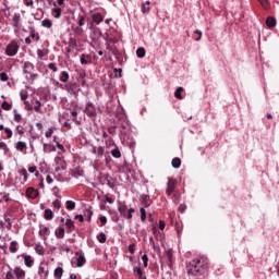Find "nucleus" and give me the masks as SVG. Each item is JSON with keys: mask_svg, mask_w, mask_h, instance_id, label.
Here are the masks:
<instances>
[{"mask_svg": "<svg viewBox=\"0 0 279 279\" xmlns=\"http://www.w3.org/2000/svg\"><path fill=\"white\" fill-rule=\"evenodd\" d=\"M38 275L40 276V278H47L49 276V269H47V266H45V264L39 265Z\"/></svg>", "mask_w": 279, "mask_h": 279, "instance_id": "obj_12", "label": "nucleus"}, {"mask_svg": "<svg viewBox=\"0 0 279 279\" xmlns=\"http://www.w3.org/2000/svg\"><path fill=\"white\" fill-rule=\"evenodd\" d=\"M151 1L147 0L146 2L142 3V7H141V12L143 14H149V12H151Z\"/></svg>", "mask_w": 279, "mask_h": 279, "instance_id": "obj_14", "label": "nucleus"}, {"mask_svg": "<svg viewBox=\"0 0 279 279\" xmlns=\"http://www.w3.org/2000/svg\"><path fill=\"white\" fill-rule=\"evenodd\" d=\"M44 154H51L52 151H56V146L52 144H44L43 145Z\"/></svg>", "mask_w": 279, "mask_h": 279, "instance_id": "obj_20", "label": "nucleus"}, {"mask_svg": "<svg viewBox=\"0 0 279 279\" xmlns=\"http://www.w3.org/2000/svg\"><path fill=\"white\" fill-rule=\"evenodd\" d=\"M15 149L17 151H23L24 149H27V144L25 142H21L19 141L16 144H15Z\"/></svg>", "mask_w": 279, "mask_h": 279, "instance_id": "obj_26", "label": "nucleus"}, {"mask_svg": "<svg viewBox=\"0 0 279 279\" xmlns=\"http://www.w3.org/2000/svg\"><path fill=\"white\" fill-rule=\"evenodd\" d=\"M52 16H53L54 19H60V16H62V9H60V8H54V9L52 10Z\"/></svg>", "mask_w": 279, "mask_h": 279, "instance_id": "obj_36", "label": "nucleus"}, {"mask_svg": "<svg viewBox=\"0 0 279 279\" xmlns=\"http://www.w3.org/2000/svg\"><path fill=\"white\" fill-rule=\"evenodd\" d=\"M13 112H14V121H15V123H21V121H23V116H21V113H19L16 111V109H14Z\"/></svg>", "mask_w": 279, "mask_h": 279, "instance_id": "obj_40", "label": "nucleus"}, {"mask_svg": "<svg viewBox=\"0 0 279 279\" xmlns=\"http://www.w3.org/2000/svg\"><path fill=\"white\" fill-rule=\"evenodd\" d=\"M57 239H64V228L63 227H59L58 231L54 232Z\"/></svg>", "mask_w": 279, "mask_h": 279, "instance_id": "obj_35", "label": "nucleus"}, {"mask_svg": "<svg viewBox=\"0 0 279 279\" xmlns=\"http://www.w3.org/2000/svg\"><path fill=\"white\" fill-rule=\"evenodd\" d=\"M21 256L24 258V264L26 267H34V259L29 255L23 253Z\"/></svg>", "mask_w": 279, "mask_h": 279, "instance_id": "obj_17", "label": "nucleus"}, {"mask_svg": "<svg viewBox=\"0 0 279 279\" xmlns=\"http://www.w3.org/2000/svg\"><path fill=\"white\" fill-rule=\"evenodd\" d=\"M4 132L7 134V138H12V134H13L12 129L4 128Z\"/></svg>", "mask_w": 279, "mask_h": 279, "instance_id": "obj_60", "label": "nucleus"}, {"mask_svg": "<svg viewBox=\"0 0 279 279\" xmlns=\"http://www.w3.org/2000/svg\"><path fill=\"white\" fill-rule=\"evenodd\" d=\"M64 88L70 95H73L74 97H77V95L80 94V88H77L76 83H68L65 84Z\"/></svg>", "mask_w": 279, "mask_h": 279, "instance_id": "obj_8", "label": "nucleus"}, {"mask_svg": "<svg viewBox=\"0 0 279 279\" xmlns=\"http://www.w3.org/2000/svg\"><path fill=\"white\" fill-rule=\"evenodd\" d=\"M171 165H172L173 169H180V167L182 165V160L178 157H174L171 161Z\"/></svg>", "mask_w": 279, "mask_h": 279, "instance_id": "obj_28", "label": "nucleus"}, {"mask_svg": "<svg viewBox=\"0 0 279 279\" xmlns=\"http://www.w3.org/2000/svg\"><path fill=\"white\" fill-rule=\"evenodd\" d=\"M5 279H14V274H12V271H8L7 274H5Z\"/></svg>", "mask_w": 279, "mask_h": 279, "instance_id": "obj_63", "label": "nucleus"}, {"mask_svg": "<svg viewBox=\"0 0 279 279\" xmlns=\"http://www.w3.org/2000/svg\"><path fill=\"white\" fill-rule=\"evenodd\" d=\"M105 153H106V148H104V146H99L97 149L96 156H98V158H101Z\"/></svg>", "mask_w": 279, "mask_h": 279, "instance_id": "obj_50", "label": "nucleus"}, {"mask_svg": "<svg viewBox=\"0 0 279 279\" xmlns=\"http://www.w3.org/2000/svg\"><path fill=\"white\" fill-rule=\"evenodd\" d=\"M84 217L87 221H90V219H93V210L90 209H85L84 211Z\"/></svg>", "mask_w": 279, "mask_h": 279, "instance_id": "obj_43", "label": "nucleus"}, {"mask_svg": "<svg viewBox=\"0 0 279 279\" xmlns=\"http://www.w3.org/2000/svg\"><path fill=\"white\" fill-rule=\"evenodd\" d=\"M47 234H49V228L48 227H40L39 236H47Z\"/></svg>", "mask_w": 279, "mask_h": 279, "instance_id": "obj_41", "label": "nucleus"}, {"mask_svg": "<svg viewBox=\"0 0 279 279\" xmlns=\"http://www.w3.org/2000/svg\"><path fill=\"white\" fill-rule=\"evenodd\" d=\"M41 108H43V102L40 100H36L34 106L35 112H39V113L43 112Z\"/></svg>", "mask_w": 279, "mask_h": 279, "instance_id": "obj_38", "label": "nucleus"}, {"mask_svg": "<svg viewBox=\"0 0 279 279\" xmlns=\"http://www.w3.org/2000/svg\"><path fill=\"white\" fill-rule=\"evenodd\" d=\"M53 208H57V210H60V208H62V202H60V199H56L52 203Z\"/></svg>", "mask_w": 279, "mask_h": 279, "instance_id": "obj_54", "label": "nucleus"}, {"mask_svg": "<svg viewBox=\"0 0 279 279\" xmlns=\"http://www.w3.org/2000/svg\"><path fill=\"white\" fill-rule=\"evenodd\" d=\"M8 80H10V76H8V73L1 72L0 73V81L1 82H8Z\"/></svg>", "mask_w": 279, "mask_h": 279, "instance_id": "obj_55", "label": "nucleus"}, {"mask_svg": "<svg viewBox=\"0 0 279 279\" xmlns=\"http://www.w3.org/2000/svg\"><path fill=\"white\" fill-rule=\"evenodd\" d=\"M63 274H64V269H62V267H57L53 271V276L56 279H62Z\"/></svg>", "mask_w": 279, "mask_h": 279, "instance_id": "obj_22", "label": "nucleus"}, {"mask_svg": "<svg viewBox=\"0 0 279 279\" xmlns=\"http://www.w3.org/2000/svg\"><path fill=\"white\" fill-rule=\"evenodd\" d=\"M142 260H143L144 267H147L149 263V257L147 256V254L142 255Z\"/></svg>", "mask_w": 279, "mask_h": 279, "instance_id": "obj_56", "label": "nucleus"}, {"mask_svg": "<svg viewBox=\"0 0 279 279\" xmlns=\"http://www.w3.org/2000/svg\"><path fill=\"white\" fill-rule=\"evenodd\" d=\"M26 195L27 197H29L31 199H36L38 197V190L34 189V187H28L26 190Z\"/></svg>", "mask_w": 279, "mask_h": 279, "instance_id": "obj_16", "label": "nucleus"}, {"mask_svg": "<svg viewBox=\"0 0 279 279\" xmlns=\"http://www.w3.org/2000/svg\"><path fill=\"white\" fill-rule=\"evenodd\" d=\"M88 60L90 62V56L81 54V64H87Z\"/></svg>", "mask_w": 279, "mask_h": 279, "instance_id": "obj_47", "label": "nucleus"}, {"mask_svg": "<svg viewBox=\"0 0 279 279\" xmlns=\"http://www.w3.org/2000/svg\"><path fill=\"white\" fill-rule=\"evenodd\" d=\"M73 178H82L84 175V170L75 168L72 172Z\"/></svg>", "mask_w": 279, "mask_h": 279, "instance_id": "obj_32", "label": "nucleus"}, {"mask_svg": "<svg viewBox=\"0 0 279 279\" xmlns=\"http://www.w3.org/2000/svg\"><path fill=\"white\" fill-rule=\"evenodd\" d=\"M208 270V258L205 256H197L187 265L189 276H204Z\"/></svg>", "mask_w": 279, "mask_h": 279, "instance_id": "obj_1", "label": "nucleus"}, {"mask_svg": "<svg viewBox=\"0 0 279 279\" xmlns=\"http://www.w3.org/2000/svg\"><path fill=\"white\" fill-rule=\"evenodd\" d=\"M140 202L143 206H145V208H149L151 206V197L147 194H143Z\"/></svg>", "mask_w": 279, "mask_h": 279, "instance_id": "obj_11", "label": "nucleus"}, {"mask_svg": "<svg viewBox=\"0 0 279 279\" xmlns=\"http://www.w3.org/2000/svg\"><path fill=\"white\" fill-rule=\"evenodd\" d=\"M29 38H33V40L38 43V40H40V35L36 32L35 28H29Z\"/></svg>", "mask_w": 279, "mask_h": 279, "instance_id": "obj_21", "label": "nucleus"}, {"mask_svg": "<svg viewBox=\"0 0 279 279\" xmlns=\"http://www.w3.org/2000/svg\"><path fill=\"white\" fill-rule=\"evenodd\" d=\"M69 77H70L69 72L62 71L59 80L60 82L66 83L69 82Z\"/></svg>", "mask_w": 279, "mask_h": 279, "instance_id": "obj_33", "label": "nucleus"}, {"mask_svg": "<svg viewBox=\"0 0 279 279\" xmlns=\"http://www.w3.org/2000/svg\"><path fill=\"white\" fill-rule=\"evenodd\" d=\"M174 191H175V181L169 179L166 193L167 195H172Z\"/></svg>", "mask_w": 279, "mask_h": 279, "instance_id": "obj_13", "label": "nucleus"}, {"mask_svg": "<svg viewBox=\"0 0 279 279\" xmlns=\"http://www.w3.org/2000/svg\"><path fill=\"white\" fill-rule=\"evenodd\" d=\"M15 132L16 134H20V136H23V134H25V129L23 128V125H17L15 128Z\"/></svg>", "mask_w": 279, "mask_h": 279, "instance_id": "obj_53", "label": "nucleus"}, {"mask_svg": "<svg viewBox=\"0 0 279 279\" xmlns=\"http://www.w3.org/2000/svg\"><path fill=\"white\" fill-rule=\"evenodd\" d=\"M118 213H120L121 217H124V219L132 220V217L135 213V209L133 207L128 208V205L125 203H118Z\"/></svg>", "mask_w": 279, "mask_h": 279, "instance_id": "obj_3", "label": "nucleus"}, {"mask_svg": "<svg viewBox=\"0 0 279 279\" xmlns=\"http://www.w3.org/2000/svg\"><path fill=\"white\" fill-rule=\"evenodd\" d=\"M140 213H141V221H146L147 220V210H145V207H141Z\"/></svg>", "mask_w": 279, "mask_h": 279, "instance_id": "obj_39", "label": "nucleus"}, {"mask_svg": "<svg viewBox=\"0 0 279 279\" xmlns=\"http://www.w3.org/2000/svg\"><path fill=\"white\" fill-rule=\"evenodd\" d=\"M99 221H100L101 226H106L108 223V218L106 216H101L99 218Z\"/></svg>", "mask_w": 279, "mask_h": 279, "instance_id": "obj_62", "label": "nucleus"}, {"mask_svg": "<svg viewBox=\"0 0 279 279\" xmlns=\"http://www.w3.org/2000/svg\"><path fill=\"white\" fill-rule=\"evenodd\" d=\"M111 156L113 158H121V150L119 149V147H116L111 150Z\"/></svg>", "mask_w": 279, "mask_h": 279, "instance_id": "obj_37", "label": "nucleus"}, {"mask_svg": "<svg viewBox=\"0 0 279 279\" xmlns=\"http://www.w3.org/2000/svg\"><path fill=\"white\" fill-rule=\"evenodd\" d=\"M44 218L46 221H51V219H53V211L51 209H46L44 213Z\"/></svg>", "mask_w": 279, "mask_h": 279, "instance_id": "obj_29", "label": "nucleus"}, {"mask_svg": "<svg viewBox=\"0 0 279 279\" xmlns=\"http://www.w3.org/2000/svg\"><path fill=\"white\" fill-rule=\"evenodd\" d=\"M34 63L26 61L23 65V73L26 75V80L28 82L34 83L36 81V77H38L37 73H34L35 70Z\"/></svg>", "mask_w": 279, "mask_h": 279, "instance_id": "obj_2", "label": "nucleus"}, {"mask_svg": "<svg viewBox=\"0 0 279 279\" xmlns=\"http://www.w3.org/2000/svg\"><path fill=\"white\" fill-rule=\"evenodd\" d=\"M36 166H32L28 168L29 173H35L36 178H38L39 173L36 171Z\"/></svg>", "mask_w": 279, "mask_h": 279, "instance_id": "obj_61", "label": "nucleus"}, {"mask_svg": "<svg viewBox=\"0 0 279 279\" xmlns=\"http://www.w3.org/2000/svg\"><path fill=\"white\" fill-rule=\"evenodd\" d=\"M92 21L95 25H100V23H104V15H101V13H94L92 15Z\"/></svg>", "mask_w": 279, "mask_h": 279, "instance_id": "obj_15", "label": "nucleus"}, {"mask_svg": "<svg viewBox=\"0 0 279 279\" xmlns=\"http://www.w3.org/2000/svg\"><path fill=\"white\" fill-rule=\"evenodd\" d=\"M35 252L39 256H45V247L41 244H36L35 245Z\"/></svg>", "mask_w": 279, "mask_h": 279, "instance_id": "obj_30", "label": "nucleus"}, {"mask_svg": "<svg viewBox=\"0 0 279 279\" xmlns=\"http://www.w3.org/2000/svg\"><path fill=\"white\" fill-rule=\"evenodd\" d=\"M48 69H50V71L53 73H58V66H56V63H49Z\"/></svg>", "mask_w": 279, "mask_h": 279, "instance_id": "obj_59", "label": "nucleus"}, {"mask_svg": "<svg viewBox=\"0 0 279 279\" xmlns=\"http://www.w3.org/2000/svg\"><path fill=\"white\" fill-rule=\"evenodd\" d=\"M65 206L68 210H75V202L73 201H66Z\"/></svg>", "mask_w": 279, "mask_h": 279, "instance_id": "obj_44", "label": "nucleus"}, {"mask_svg": "<svg viewBox=\"0 0 279 279\" xmlns=\"http://www.w3.org/2000/svg\"><path fill=\"white\" fill-rule=\"evenodd\" d=\"M0 149H2L4 154H8V151H10V148L8 147V144H5V142H0Z\"/></svg>", "mask_w": 279, "mask_h": 279, "instance_id": "obj_51", "label": "nucleus"}, {"mask_svg": "<svg viewBox=\"0 0 279 279\" xmlns=\"http://www.w3.org/2000/svg\"><path fill=\"white\" fill-rule=\"evenodd\" d=\"M145 53H146L145 48L143 47L137 48L136 50L137 58H145Z\"/></svg>", "mask_w": 279, "mask_h": 279, "instance_id": "obj_42", "label": "nucleus"}, {"mask_svg": "<svg viewBox=\"0 0 279 279\" xmlns=\"http://www.w3.org/2000/svg\"><path fill=\"white\" fill-rule=\"evenodd\" d=\"M120 140L126 147H130V149H134V147H136V142L130 134L125 133V131H121Z\"/></svg>", "mask_w": 279, "mask_h": 279, "instance_id": "obj_5", "label": "nucleus"}, {"mask_svg": "<svg viewBox=\"0 0 279 279\" xmlns=\"http://www.w3.org/2000/svg\"><path fill=\"white\" fill-rule=\"evenodd\" d=\"M101 36H102L101 29L93 28V34L90 35L92 40H99Z\"/></svg>", "mask_w": 279, "mask_h": 279, "instance_id": "obj_18", "label": "nucleus"}, {"mask_svg": "<svg viewBox=\"0 0 279 279\" xmlns=\"http://www.w3.org/2000/svg\"><path fill=\"white\" fill-rule=\"evenodd\" d=\"M276 23H277V21H276V17H274V16H269V17H267V20H266V25H267V27H269V28L276 27Z\"/></svg>", "mask_w": 279, "mask_h": 279, "instance_id": "obj_25", "label": "nucleus"}, {"mask_svg": "<svg viewBox=\"0 0 279 279\" xmlns=\"http://www.w3.org/2000/svg\"><path fill=\"white\" fill-rule=\"evenodd\" d=\"M264 10H269V0H258Z\"/></svg>", "mask_w": 279, "mask_h": 279, "instance_id": "obj_52", "label": "nucleus"}, {"mask_svg": "<svg viewBox=\"0 0 279 279\" xmlns=\"http://www.w3.org/2000/svg\"><path fill=\"white\" fill-rule=\"evenodd\" d=\"M65 227L70 230V232H73L75 230V222H73L71 218H68L65 220Z\"/></svg>", "mask_w": 279, "mask_h": 279, "instance_id": "obj_27", "label": "nucleus"}, {"mask_svg": "<svg viewBox=\"0 0 279 279\" xmlns=\"http://www.w3.org/2000/svg\"><path fill=\"white\" fill-rule=\"evenodd\" d=\"M16 245H19L16 241L11 242L10 248H9L11 254H16V252H19V248L16 247Z\"/></svg>", "mask_w": 279, "mask_h": 279, "instance_id": "obj_34", "label": "nucleus"}, {"mask_svg": "<svg viewBox=\"0 0 279 279\" xmlns=\"http://www.w3.org/2000/svg\"><path fill=\"white\" fill-rule=\"evenodd\" d=\"M45 56H49V49H37V57L43 60Z\"/></svg>", "mask_w": 279, "mask_h": 279, "instance_id": "obj_23", "label": "nucleus"}, {"mask_svg": "<svg viewBox=\"0 0 279 279\" xmlns=\"http://www.w3.org/2000/svg\"><path fill=\"white\" fill-rule=\"evenodd\" d=\"M76 267H84L86 265V256L83 253L76 252Z\"/></svg>", "mask_w": 279, "mask_h": 279, "instance_id": "obj_10", "label": "nucleus"}, {"mask_svg": "<svg viewBox=\"0 0 279 279\" xmlns=\"http://www.w3.org/2000/svg\"><path fill=\"white\" fill-rule=\"evenodd\" d=\"M54 163L57 165L54 171L58 173L59 171H65L66 162L64 161V157L57 156L54 158Z\"/></svg>", "mask_w": 279, "mask_h": 279, "instance_id": "obj_7", "label": "nucleus"}, {"mask_svg": "<svg viewBox=\"0 0 279 279\" xmlns=\"http://www.w3.org/2000/svg\"><path fill=\"white\" fill-rule=\"evenodd\" d=\"M20 175L24 178V182H27V179L29 178V174L27 173V169L23 168L20 170Z\"/></svg>", "mask_w": 279, "mask_h": 279, "instance_id": "obj_46", "label": "nucleus"}, {"mask_svg": "<svg viewBox=\"0 0 279 279\" xmlns=\"http://www.w3.org/2000/svg\"><path fill=\"white\" fill-rule=\"evenodd\" d=\"M41 26L46 27L47 29H51V27H53V22H51V20H49V19H45L41 22Z\"/></svg>", "mask_w": 279, "mask_h": 279, "instance_id": "obj_31", "label": "nucleus"}, {"mask_svg": "<svg viewBox=\"0 0 279 279\" xmlns=\"http://www.w3.org/2000/svg\"><path fill=\"white\" fill-rule=\"evenodd\" d=\"M2 199H3L4 202H10V199H12V198H10V193L3 194Z\"/></svg>", "mask_w": 279, "mask_h": 279, "instance_id": "obj_64", "label": "nucleus"}, {"mask_svg": "<svg viewBox=\"0 0 279 279\" xmlns=\"http://www.w3.org/2000/svg\"><path fill=\"white\" fill-rule=\"evenodd\" d=\"M13 272H14L16 279H25V270H23L19 267H15Z\"/></svg>", "mask_w": 279, "mask_h": 279, "instance_id": "obj_19", "label": "nucleus"}, {"mask_svg": "<svg viewBox=\"0 0 279 279\" xmlns=\"http://www.w3.org/2000/svg\"><path fill=\"white\" fill-rule=\"evenodd\" d=\"M1 108H2V110H12V104H10L8 101H3L1 104Z\"/></svg>", "mask_w": 279, "mask_h": 279, "instance_id": "obj_49", "label": "nucleus"}, {"mask_svg": "<svg viewBox=\"0 0 279 279\" xmlns=\"http://www.w3.org/2000/svg\"><path fill=\"white\" fill-rule=\"evenodd\" d=\"M84 112L89 119H96L97 117V108H95V105L92 101L86 104Z\"/></svg>", "mask_w": 279, "mask_h": 279, "instance_id": "obj_6", "label": "nucleus"}, {"mask_svg": "<svg viewBox=\"0 0 279 279\" xmlns=\"http://www.w3.org/2000/svg\"><path fill=\"white\" fill-rule=\"evenodd\" d=\"M46 138H51L53 136V128H49L48 131L45 133Z\"/></svg>", "mask_w": 279, "mask_h": 279, "instance_id": "obj_58", "label": "nucleus"}, {"mask_svg": "<svg viewBox=\"0 0 279 279\" xmlns=\"http://www.w3.org/2000/svg\"><path fill=\"white\" fill-rule=\"evenodd\" d=\"M109 215L111 216V220L114 222V223H119L120 221V217H119V213L114 211V210H109Z\"/></svg>", "mask_w": 279, "mask_h": 279, "instance_id": "obj_24", "label": "nucleus"}, {"mask_svg": "<svg viewBox=\"0 0 279 279\" xmlns=\"http://www.w3.org/2000/svg\"><path fill=\"white\" fill-rule=\"evenodd\" d=\"M13 27H14V32L15 34H19V31L21 29V14L20 13H15L13 15Z\"/></svg>", "mask_w": 279, "mask_h": 279, "instance_id": "obj_9", "label": "nucleus"}, {"mask_svg": "<svg viewBox=\"0 0 279 279\" xmlns=\"http://www.w3.org/2000/svg\"><path fill=\"white\" fill-rule=\"evenodd\" d=\"M86 21V16L84 15H80V19H78V27H84L85 25V22Z\"/></svg>", "mask_w": 279, "mask_h": 279, "instance_id": "obj_57", "label": "nucleus"}, {"mask_svg": "<svg viewBox=\"0 0 279 279\" xmlns=\"http://www.w3.org/2000/svg\"><path fill=\"white\" fill-rule=\"evenodd\" d=\"M184 90V88L183 87H178L177 89H175V92H174V97L177 98V99H182V92Z\"/></svg>", "mask_w": 279, "mask_h": 279, "instance_id": "obj_45", "label": "nucleus"}, {"mask_svg": "<svg viewBox=\"0 0 279 279\" xmlns=\"http://www.w3.org/2000/svg\"><path fill=\"white\" fill-rule=\"evenodd\" d=\"M97 239H98V241L100 242V243H106V241H107V236H106V233H104V232H100L98 235H97Z\"/></svg>", "mask_w": 279, "mask_h": 279, "instance_id": "obj_48", "label": "nucleus"}, {"mask_svg": "<svg viewBox=\"0 0 279 279\" xmlns=\"http://www.w3.org/2000/svg\"><path fill=\"white\" fill-rule=\"evenodd\" d=\"M19 49H21L19 41L13 40L7 45L4 53L9 58H14V56H16V53H19Z\"/></svg>", "mask_w": 279, "mask_h": 279, "instance_id": "obj_4", "label": "nucleus"}]
</instances>
